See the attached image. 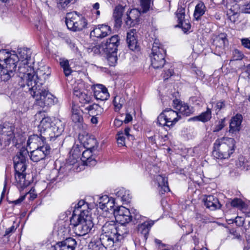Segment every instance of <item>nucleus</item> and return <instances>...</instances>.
Here are the masks:
<instances>
[{
	"label": "nucleus",
	"mask_w": 250,
	"mask_h": 250,
	"mask_svg": "<svg viewBox=\"0 0 250 250\" xmlns=\"http://www.w3.org/2000/svg\"><path fill=\"white\" fill-rule=\"evenodd\" d=\"M65 23L67 28L73 31H81L87 25L85 18L76 11L67 13Z\"/></svg>",
	"instance_id": "7"
},
{
	"label": "nucleus",
	"mask_w": 250,
	"mask_h": 250,
	"mask_svg": "<svg viewBox=\"0 0 250 250\" xmlns=\"http://www.w3.org/2000/svg\"><path fill=\"white\" fill-rule=\"evenodd\" d=\"M70 156L67 159L65 165L64 166H61L59 170L53 169L51 171L48 177V179L50 182L53 183L58 180V174L61 175L63 174L66 171V168L68 166L73 165L77 162V160L80 157L81 150L80 147L77 146H74L70 151Z\"/></svg>",
	"instance_id": "6"
},
{
	"label": "nucleus",
	"mask_w": 250,
	"mask_h": 250,
	"mask_svg": "<svg viewBox=\"0 0 250 250\" xmlns=\"http://www.w3.org/2000/svg\"><path fill=\"white\" fill-rule=\"evenodd\" d=\"M111 29L110 26L106 24H99L94 27L90 33V37L104 38L110 34Z\"/></svg>",
	"instance_id": "17"
},
{
	"label": "nucleus",
	"mask_w": 250,
	"mask_h": 250,
	"mask_svg": "<svg viewBox=\"0 0 250 250\" xmlns=\"http://www.w3.org/2000/svg\"><path fill=\"white\" fill-rule=\"evenodd\" d=\"M39 131L45 136L50 137V141L57 140L63 131V128L52 122L50 117L42 118L38 126Z\"/></svg>",
	"instance_id": "4"
},
{
	"label": "nucleus",
	"mask_w": 250,
	"mask_h": 250,
	"mask_svg": "<svg viewBox=\"0 0 250 250\" xmlns=\"http://www.w3.org/2000/svg\"><path fill=\"white\" fill-rule=\"evenodd\" d=\"M20 57L21 59V62L27 61L28 63L31 60V51L30 49L23 48L19 52Z\"/></svg>",
	"instance_id": "40"
},
{
	"label": "nucleus",
	"mask_w": 250,
	"mask_h": 250,
	"mask_svg": "<svg viewBox=\"0 0 250 250\" xmlns=\"http://www.w3.org/2000/svg\"><path fill=\"white\" fill-rule=\"evenodd\" d=\"M106 55V58L110 66H115L118 60L117 52L105 53Z\"/></svg>",
	"instance_id": "43"
},
{
	"label": "nucleus",
	"mask_w": 250,
	"mask_h": 250,
	"mask_svg": "<svg viewBox=\"0 0 250 250\" xmlns=\"http://www.w3.org/2000/svg\"><path fill=\"white\" fill-rule=\"evenodd\" d=\"M120 44V38L118 35H114L105 42L101 43L102 50L104 53L117 52V47Z\"/></svg>",
	"instance_id": "13"
},
{
	"label": "nucleus",
	"mask_w": 250,
	"mask_h": 250,
	"mask_svg": "<svg viewBox=\"0 0 250 250\" xmlns=\"http://www.w3.org/2000/svg\"><path fill=\"white\" fill-rule=\"evenodd\" d=\"M85 111H88L90 116H98L104 112V109L98 104H93L85 107Z\"/></svg>",
	"instance_id": "35"
},
{
	"label": "nucleus",
	"mask_w": 250,
	"mask_h": 250,
	"mask_svg": "<svg viewBox=\"0 0 250 250\" xmlns=\"http://www.w3.org/2000/svg\"><path fill=\"white\" fill-rule=\"evenodd\" d=\"M176 15L178 19L177 21L178 22V24L181 23L182 21H184L187 20L185 19V9L184 7H183L182 6L179 7L176 12Z\"/></svg>",
	"instance_id": "44"
},
{
	"label": "nucleus",
	"mask_w": 250,
	"mask_h": 250,
	"mask_svg": "<svg viewBox=\"0 0 250 250\" xmlns=\"http://www.w3.org/2000/svg\"><path fill=\"white\" fill-rule=\"evenodd\" d=\"M50 146H46L44 148H36V149L31 151L30 154L28 155L33 162H38L44 160L50 154Z\"/></svg>",
	"instance_id": "15"
},
{
	"label": "nucleus",
	"mask_w": 250,
	"mask_h": 250,
	"mask_svg": "<svg viewBox=\"0 0 250 250\" xmlns=\"http://www.w3.org/2000/svg\"><path fill=\"white\" fill-rule=\"evenodd\" d=\"M113 213L117 222L120 224H126L132 220V215L130 210L123 207L120 206L113 209Z\"/></svg>",
	"instance_id": "12"
},
{
	"label": "nucleus",
	"mask_w": 250,
	"mask_h": 250,
	"mask_svg": "<svg viewBox=\"0 0 250 250\" xmlns=\"http://www.w3.org/2000/svg\"><path fill=\"white\" fill-rule=\"evenodd\" d=\"M244 55L242 51L237 49H234L232 52V59L233 61L241 60Z\"/></svg>",
	"instance_id": "49"
},
{
	"label": "nucleus",
	"mask_w": 250,
	"mask_h": 250,
	"mask_svg": "<svg viewBox=\"0 0 250 250\" xmlns=\"http://www.w3.org/2000/svg\"><path fill=\"white\" fill-rule=\"evenodd\" d=\"M182 229L184 231H185V229H186L185 231L186 234H189L191 233L193 231L192 229L190 227L189 225L182 226Z\"/></svg>",
	"instance_id": "60"
},
{
	"label": "nucleus",
	"mask_w": 250,
	"mask_h": 250,
	"mask_svg": "<svg viewBox=\"0 0 250 250\" xmlns=\"http://www.w3.org/2000/svg\"><path fill=\"white\" fill-rule=\"evenodd\" d=\"M125 8L121 5H118L115 8L113 14V18L114 20V26L117 28L121 27L122 24V16L124 12Z\"/></svg>",
	"instance_id": "28"
},
{
	"label": "nucleus",
	"mask_w": 250,
	"mask_h": 250,
	"mask_svg": "<svg viewBox=\"0 0 250 250\" xmlns=\"http://www.w3.org/2000/svg\"><path fill=\"white\" fill-rule=\"evenodd\" d=\"M76 245V240L69 237L64 241L58 242L55 246V250H74Z\"/></svg>",
	"instance_id": "21"
},
{
	"label": "nucleus",
	"mask_w": 250,
	"mask_h": 250,
	"mask_svg": "<svg viewBox=\"0 0 250 250\" xmlns=\"http://www.w3.org/2000/svg\"><path fill=\"white\" fill-rule=\"evenodd\" d=\"M225 107V103L224 101H220L217 102L215 107L219 110L224 108Z\"/></svg>",
	"instance_id": "59"
},
{
	"label": "nucleus",
	"mask_w": 250,
	"mask_h": 250,
	"mask_svg": "<svg viewBox=\"0 0 250 250\" xmlns=\"http://www.w3.org/2000/svg\"><path fill=\"white\" fill-rule=\"evenodd\" d=\"M225 119H222L218 122V124L215 125L213 132H217L222 130L225 126Z\"/></svg>",
	"instance_id": "54"
},
{
	"label": "nucleus",
	"mask_w": 250,
	"mask_h": 250,
	"mask_svg": "<svg viewBox=\"0 0 250 250\" xmlns=\"http://www.w3.org/2000/svg\"><path fill=\"white\" fill-rule=\"evenodd\" d=\"M89 209L88 204L84 200H81L75 205L72 216L78 215L79 217L81 216L84 218L86 216H90Z\"/></svg>",
	"instance_id": "18"
},
{
	"label": "nucleus",
	"mask_w": 250,
	"mask_h": 250,
	"mask_svg": "<svg viewBox=\"0 0 250 250\" xmlns=\"http://www.w3.org/2000/svg\"><path fill=\"white\" fill-rule=\"evenodd\" d=\"M60 64L61 67L63 68V71L65 76L67 77L69 76L71 74L72 70L70 67L68 61L64 59H61Z\"/></svg>",
	"instance_id": "39"
},
{
	"label": "nucleus",
	"mask_w": 250,
	"mask_h": 250,
	"mask_svg": "<svg viewBox=\"0 0 250 250\" xmlns=\"http://www.w3.org/2000/svg\"><path fill=\"white\" fill-rule=\"evenodd\" d=\"M100 240L101 244L106 250H115L116 243L119 242V241H116L115 236L104 234H101Z\"/></svg>",
	"instance_id": "19"
},
{
	"label": "nucleus",
	"mask_w": 250,
	"mask_h": 250,
	"mask_svg": "<svg viewBox=\"0 0 250 250\" xmlns=\"http://www.w3.org/2000/svg\"><path fill=\"white\" fill-rule=\"evenodd\" d=\"M130 130V128L126 127L125 129V133H124V134H125L128 138V139L133 140L134 139V137L133 135L129 134Z\"/></svg>",
	"instance_id": "63"
},
{
	"label": "nucleus",
	"mask_w": 250,
	"mask_h": 250,
	"mask_svg": "<svg viewBox=\"0 0 250 250\" xmlns=\"http://www.w3.org/2000/svg\"><path fill=\"white\" fill-rule=\"evenodd\" d=\"M116 224L111 222H106L102 227V233L105 235L115 236L116 232Z\"/></svg>",
	"instance_id": "32"
},
{
	"label": "nucleus",
	"mask_w": 250,
	"mask_h": 250,
	"mask_svg": "<svg viewBox=\"0 0 250 250\" xmlns=\"http://www.w3.org/2000/svg\"><path fill=\"white\" fill-rule=\"evenodd\" d=\"M82 112H83V109L81 110L78 106L75 105H72L71 119L73 122L81 123L83 122V117L81 114Z\"/></svg>",
	"instance_id": "33"
},
{
	"label": "nucleus",
	"mask_w": 250,
	"mask_h": 250,
	"mask_svg": "<svg viewBox=\"0 0 250 250\" xmlns=\"http://www.w3.org/2000/svg\"><path fill=\"white\" fill-rule=\"evenodd\" d=\"M243 7H244V8L242 9V11L244 13H250V2L244 5Z\"/></svg>",
	"instance_id": "64"
},
{
	"label": "nucleus",
	"mask_w": 250,
	"mask_h": 250,
	"mask_svg": "<svg viewBox=\"0 0 250 250\" xmlns=\"http://www.w3.org/2000/svg\"><path fill=\"white\" fill-rule=\"evenodd\" d=\"M134 215L132 216V220L131 221H132L134 224H136L137 223H141L142 222L146 221L145 219L146 218L141 215H140L139 213H133Z\"/></svg>",
	"instance_id": "51"
},
{
	"label": "nucleus",
	"mask_w": 250,
	"mask_h": 250,
	"mask_svg": "<svg viewBox=\"0 0 250 250\" xmlns=\"http://www.w3.org/2000/svg\"><path fill=\"white\" fill-rule=\"evenodd\" d=\"M111 199V198H109L107 195H103L99 197V207L104 210L105 209V205L107 204V203Z\"/></svg>",
	"instance_id": "47"
},
{
	"label": "nucleus",
	"mask_w": 250,
	"mask_h": 250,
	"mask_svg": "<svg viewBox=\"0 0 250 250\" xmlns=\"http://www.w3.org/2000/svg\"><path fill=\"white\" fill-rule=\"evenodd\" d=\"M93 151L91 149H86L83 152L81 160L83 165L90 167L96 164L95 156L92 154Z\"/></svg>",
	"instance_id": "26"
},
{
	"label": "nucleus",
	"mask_w": 250,
	"mask_h": 250,
	"mask_svg": "<svg viewBox=\"0 0 250 250\" xmlns=\"http://www.w3.org/2000/svg\"><path fill=\"white\" fill-rule=\"evenodd\" d=\"M141 11L137 9H131L128 14V18H132V21H133L135 25L138 23L140 21L139 17L141 14Z\"/></svg>",
	"instance_id": "41"
},
{
	"label": "nucleus",
	"mask_w": 250,
	"mask_h": 250,
	"mask_svg": "<svg viewBox=\"0 0 250 250\" xmlns=\"http://www.w3.org/2000/svg\"><path fill=\"white\" fill-rule=\"evenodd\" d=\"M29 63L27 62V61L24 62H21L19 63L18 69H17V71L20 74H22L23 76L18 78V85L20 87L22 88L23 90L25 92V86H27V83L25 81V77L26 75H29V73L34 72V69L33 67L28 65Z\"/></svg>",
	"instance_id": "11"
},
{
	"label": "nucleus",
	"mask_w": 250,
	"mask_h": 250,
	"mask_svg": "<svg viewBox=\"0 0 250 250\" xmlns=\"http://www.w3.org/2000/svg\"><path fill=\"white\" fill-rule=\"evenodd\" d=\"M136 30L135 29H130L127 33L126 36V42L128 48L132 51H138L139 50V45L135 37Z\"/></svg>",
	"instance_id": "23"
},
{
	"label": "nucleus",
	"mask_w": 250,
	"mask_h": 250,
	"mask_svg": "<svg viewBox=\"0 0 250 250\" xmlns=\"http://www.w3.org/2000/svg\"><path fill=\"white\" fill-rule=\"evenodd\" d=\"M231 205L233 207L243 208L245 203L241 199L236 198L231 201Z\"/></svg>",
	"instance_id": "52"
},
{
	"label": "nucleus",
	"mask_w": 250,
	"mask_h": 250,
	"mask_svg": "<svg viewBox=\"0 0 250 250\" xmlns=\"http://www.w3.org/2000/svg\"><path fill=\"white\" fill-rule=\"evenodd\" d=\"M28 93L41 107L50 106L57 102V99L44 87Z\"/></svg>",
	"instance_id": "8"
},
{
	"label": "nucleus",
	"mask_w": 250,
	"mask_h": 250,
	"mask_svg": "<svg viewBox=\"0 0 250 250\" xmlns=\"http://www.w3.org/2000/svg\"><path fill=\"white\" fill-rule=\"evenodd\" d=\"M73 94L74 96L78 98L80 103L82 104V107H84L85 104H90L92 102L91 96L80 90L74 88Z\"/></svg>",
	"instance_id": "27"
},
{
	"label": "nucleus",
	"mask_w": 250,
	"mask_h": 250,
	"mask_svg": "<svg viewBox=\"0 0 250 250\" xmlns=\"http://www.w3.org/2000/svg\"><path fill=\"white\" fill-rule=\"evenodd\" d=\"M235 140L232 138L217 139L213 144L212 156L218 159H228L235 151Z\"/></svg>",
	"instance_id": "2"
},
{
	"label": "nucleus",
	"mask_w": 250,
	"mask_h": 250,
	"mask_svg": "<svg viewBox=\"0 0 250 250\" xmlns=\"http://www.w3.org/2000/svg\"><path fill=\"white\" fill-rule=\"evenodd\" d=\"M25 172H15V178L17 183L19 184L21 186L25 185Z\"/></svg>",
	"instance_id": "45"
},
{
	"label": "nucleus",
	"mask_w": 250,
	"mask_h": 250,
	"mask_svg": "<svg viewBox=\"0 0 250 250\" xmlns=\"http://www.w3.org/2000/svg\"><path fill=\"white\" fill-rule=\"evenodd\" d=\"M19 62L20 58L17 54H12L5 49L0 50V79L2 81L7 82L14 76Z\"/></svg>",
	"instance_id": "1"
},
{
	"label": "nucleus",
	"mask_w": 250,
	"mask_h": 250,
	"mask_svg": "<svg viewBox=\"0 0 250 250\" xmlns=\"http://www.w3.org/2000/svg\"><path fill=\"white\" fill-rule=\"evenodd\" d=\"M94 95L97 100L105 101L109 97L107 88L103 84H97L94 86Z\"/></svg>",
	"instance_id": "20"
},
{
	"label": "nucleus",
	"mask_w": 250,
	"mask_h": 250,
	"mask_svg": "<svg viewBox=\"0 0 250 250\" xmlns=\"http://www.w3.org/2000/svg\"><path fill=\"white\" fill-rule=\"evenodd\" d=\"M155 180L157 184L159 192L161 194H164L166 192L169 191L167 178L161 175H158L156 176Z\"/></svg>",
	"instance_id": "30"
},
{
	"label": "nucleus",
	"mask_w": 250,
	"mask_h": 250,
	"mask_svg": "<svg viewBox=\"0 0 250 250\" xmlns=\"http://www.w3.org/2000/svg\"><path fill=\"white\" fill-rule=\"evenodd\" d=\"M157 124L159 126H167L169 128H170V126L169 123H168V121L166 120V117H165L163 112L158 116L157 118Z\"/></svg>",
	"instance_id": "46"
},
{
	"label": "nucleus",
	"mask_w": 250,
	"mask_h": 250,
	"mask_svg": "<svg viewBox=\"0 0 250 250\" xmlns=\"http://www.w3.org/2000/svg\"><path fill=\"white\" fill-rule=\"evenodd\" d=\"M16 230V228L14 225L11 227L7 229L5 232L4 236L10 235L11 233H13Z\"/></svg>",
	"instance_id": "62"
},
{
	"label": "nucleus",
	"mask_w": 250,
	"mask_h": 250,
	"mask_svg": "<svg viewBox=\"0 0 250 250\" xmlns=\"http://www.w3.org/2000/svg\"><path fill=\"white\" fill-rule=\"evenodd\" d=\"M128 14L129 12L126 13V17L125 19V23L127 26L128 27L134 26L135 24H134L133 21H132V18H128Z\"/></svg>",
	"instance_id": "57"
},
{
	"label": "nucleus",
	"mask_w": 250,
	"mask_h": 250,
	"mask_svg": "<svg viewBox=\"0 0 250 250\" xmlns=\"http://www.w3.org/2000/svg\"><path fill=\"white\" fill-rule=\"evenodd\" d=\"M70 2V0H60L57 4V7L60 9H64L67 7Z\"/></svg>",
	"instance_id": "55"
},
{
	"label": "nucleus",
	"mask_w": 250,
	"mask_h": 250,
	"mask_svg": "<svg viewBox=\"0 0 250 250\" xmlns=\"http://www.w3.org/2000/svg\"><path fill=\"white\" fill-rule=\"evenodd\" d=\"M241 43L242 45L248 49H250V40L248 38L241 39Z\"/></svg>",
	"instance_id": "58"
},
{
	"label": "nucleus",
	"mask_w": 250,
	"mask_h": 250,
	"mask_svg": "<svg viewBox=\"0 0 250 250\" xmlns=\"http://www.w3.org/2000/svg\"><path fill=\"white\" fill-rule=\"evenodd\" d=\"M211 109L207 107V110L201 113L199 116L200 118V122L205 123L210 120L212 117Z\"/></svg>",
	"instance_id": "42"
},
{
	"label": "nucleus",
	"mask_w": 250,
	"mask_h": 250,
	"mask_svg": "<svg viewBox=\"0 0 250 250\" xmlns=\"http://www.w3.org/2000/svg\"><path fill=\"white\" fill-rule=\"evenodd\" d=\"M116 139L119 145H120L121 146H125V137L123 131H120L118 133Z\"/></svg>",
	"instance_id": "50"
},
{
	"label": "nucleus",
	"mask_w": 250,
	"mask_h": 250,
	"mask_svg": "<svg viewBox=\"0 0 250 250\" xmlns=\"http://www.w3.org/2000/svg\"><path fill=\"white\" fill-rule=\"evenodd\" d=\"M226 34L221 33L213 41V44L215 45L216 49L218 48L219 55H220V53L223 52L225 46L228 44V40Z\"/></svg>",
	"instance_id": "24"
},
{
	"label": "nucleus",
	"mask_w": 250,
	"mask_h": 250,
	"mask_svg": "<svg viewBox=\"0 0 250 250\" xmlns=\"http://www.w3.org/2000/svg\"><path fill=\"white\" fill-rule=\"evenodd\" d=\"M92 51L94 53L96 54H101L104 53L103 51L102 50L101 44L100 45L93 47L92 48Z\"/></svg>",
	"instance_id": "61"
},
{
	"label": "nucleus",
	"mask_w": 250,
	"mask_h": 250,
	"mask_svg": "<svg viewBox=\"0 0 250 250\" xmlns=\"http://www.w3.org/2000/svg\"><path fill=\"white\" fill-rule=\"evenodd\" d=\"M163 112L170 127L173 126L181 118L177 111L171 108H166Z\"/></svg>",
	"instance_id": "25"
},
{
	"label": "nucleus",
	"mask_w": 250,
	"mask_h": 250,
	"mask_svg": "<svg viewBox=\"0 0 250 250\" xmlns=\"http://www.w3.org/2000/svg\"><path fill=\"white\" fill-rule=\"evenodd\" d=\"M154 223V222L151 220L148 222H142V223L138 225V232L144 237L145 240L147 239L149 229Z\"/></svg>",
	"instance_id": "31"
},
{
	"label": "nucleus",
	"mask_w": 250,
	"mask_h": 250,
	"mask_svg": "<svg viewBox=\"0 0 250 250\" xmlns=\"http://www.w3.org/2000/svg\"><path fill=\"white\" fill-rule=\"evenodd\" d=\"M125 224H120V225L116 226V232L115 233V237L116 241H120L126 236L128 233V230L125 228Z\"/></svg>",
	"instance_id": "36"
},
{
	"label": "nucleus",
	"mask_w": 250,
	"mask_h": 250,
	"mask_svg": "<svg viewBox=\"0 0 250 250\" xmlns=\"http://www.w3.org/2000/svg\"><path fill=\"white\" fill-rule=\"evenodd\" d=\"M114 204L115 199L114 198H111V199L109 200L108 203H107V204L105 205V209L104 210L105 211H109V210H111L114 207Z\"/></svg>",
	"instance_id": "56"
},
{
	"label": "nucleus",
	"mask_w": 250,
	"mask_h": 250,
	"mask_svg": "<svg viewBox=\"0 0 250 250\" xmlns=\"http://www.w3.org/2000/svg\"><path fill=\"white\" fill-rule=\"evenodd\" d=\"M28 155L27 149L25 147H22L14 157L13 162L15 172L25 171Z\"/></svg>",
	"instance_id": "10"
},
{
	"label": "nucleus",
	"mask_w": 250,
	"mask_h": 250,
	"mask_svg": "<svg viewBox=\"0 0 250 250\" xmlns=\"http://www.w3.org/2000/svg\"><path fill=\"white\" fill-rule=\"evenodd\" d=\"M48 75L43 70L38 69L36 72L26 75L25 77L27 86H25V92L26 93L43 88L44 80L47 78Z\"/></svg>",
	"instance_id": "5"
},
{
	"label": "nucleus",
	"mask_w": 250,
	"mask_h": 250,
	"mask_svg": "<svg viewBox=\"0 0 250 250\" xmlns=\"http://www.w3.org/2000/svg\"><path fill=\"white\" fill-rule=\"evenodd\" d=\"M243 117L242 115L237 114L233 117L229 123V133L236 134L238 133L241 128V123Z\"/></svg>",
	"instance_id": "22"
},
{
	"label": "nucleus",
	"mask_w": 250,
	"mask_h": 250,
	"mask_svg": "<svg viewBox=\"0 0 250 250\" xmlns=\"http://www.w3.org/2000/svg\"><path fill=\"white\" fill-rule=\"evenodd\" d=\"M204 204L207 208L211 210L219 209L221 208V205L219 203L218 198L213 195H208L204 200Z\"/></svg>",
	"instance_id": "29"
},
{
	"label": "nucleus",
	"mask_w": 250,
	"mask_h": 250,
	"mask_svg": "<svg viewBox=\"0 0 250 250\" xmlns=\"http://www.w3.org/2000/svg\"><path fill=\"white\" fill-rule=\"evenodd\" d=\"M206 7L203 2H200L195 6L194 17L195 19L198 21L201 17L205 14Z\"/></svg>",
	"instance_id": "37"
},
{
	"label": "nucleus",
	"mask_w": 250,
	"mask_h": 250,
	"mask_svg": "<svg viewBox=\"0 0 250 250\" xmlns=\"http://www.w3.org/2000/svg\"><path fill=\"white\" fill-rule=\"evenodd\" d=\"M115 194L118 199H120L125 203H129L131 199L129 191L125 189L124 188L119 189L115 193Z\"/></svg>",
	"instance_id": "34"
},
{
	"label": "nucleus",
	"mask_w": 250,
	"mask_h": 250,
	"mask_svg": "<svg viewBox=\"0 0 250 250\" xmlns=\"http://www.w3.org/2000/svg\"><path fill=\"white\" fill-rule=\"evenodd\" d=\"M173 106L178 111V113L181 117V115L188 116L194 112V108L192 106H189L177 99L173 100Z\"/></svg>",
	"instance_id": "16"
},
{
	"label": "nucleus",
	"mask_w": 250,
	"mask_h": 250,
	"mask_svg": "<svg viewBox=\"0 0 250 250\" xmlns=\"http://www.w3.org/2000/svg\"><path fill=\"white\" fill-rule=\"evenodd\" d=\"M71 225L73 226L75 233L79 236L84 235L92 231L94 224L91 220V216L85 217L74 215L70 219Z\"/></svg>",
	"instance_id": "3"
},
{
	"label": "nucleus",
	"mask_w": 250,
	"mask_h": 250,
	"mask_svg": "<svg viewBox=\"0 0 250 250\" xmlns=\"http://www.w3.org/2000/svg\"><path fill=\"white\" fill-rule=\"evenodd\" d=\"M166 50L158 46L156 43L153 45L150 55L151 65L155 69L162 68L166 64Z\"/></svg>",
	"instance_id": "9"
},
{
	"label": "nucleus",
	"mask_w": 250,
	"mask_h": 250,
	"mask_svg": "<svg viewBox=\"0 0 250 250\" xmlns=\"http://www.w3.org/2000/svg\"><path fill=\"white\" fill-rule=\"evenodd\" d=\"M46 139L50 141V137L43 135L41 132L39 135L33 134L29 136L27 142V145L29 146L32 144L35 146H37V148H44L46 146H49L45 142Z\"/></svg>",
	"instance_id": "14"
},
{
	"label": "nucleus",
	"mask_w": 250,
	"mask_h": 250,
	"mask_svg": "<svg viewBox=\"0 0 250 250\" xmlns=\"http://www.w3.org/2000/svg\"><path fill=\"white\" fill-rule=\"evenodd\" d=\"M84 146L86 149L94 150L98 147V143L95 138L93 136H89L86 138L83 143Z\"/></svg>",
	"instance_id": "38"
},
{
	"label": "nucleus",
	"mask_w": 250,
	"mask_h": 250,
	"mask_svg": "<svg viewBox=\"0 0 250 250\" xmlns=\"http://www.w3.org/2000/svg\"><path fill=\"white\" fill-rule=\"evenodd\" d=\"M178 27L182 28L184 32L188 31L191 27V25L188 20L182 21L177 25Z\"/></svg>",
	"instance_id": "53"
},
{
	"label": "nucleus",
	"mask_w": 250,
	"mask_h": 250,
	"mask_svg": "<svg viewBox=\"0 0 250 250\" xmlns=\"http://www.w3.org/2000/svg\"><path fill=\"white\" fill-rule=\"evenodd\" d=\"M141 9H142V12L143 13H146L148 11H149L150 6V3H151V0H139Z\"/></svg>",
	"instance_id": "48"
}]
</instances>
